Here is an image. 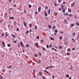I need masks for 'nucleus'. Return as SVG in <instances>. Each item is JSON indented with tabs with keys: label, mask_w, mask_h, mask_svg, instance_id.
I'll return each mask as SVG.
<instances>
[{
	"label": "nucleus",
	"mask_w": 79,
	"mask_h": 79,
	"mask_svg": "<svg viewBox=\"0 0 79 79\" xmlns=\"http://www.w3.org/2000/svg\"><path fill=\"white\" fill-rule=\"evenodd\" d=\"M62 12L64 13H65V9H64V8H62Z\"/></svg>",
	"instance_id": "nucleus-1"
},
{
	"label": "nucleus",
	"mask_w": 79,
	"mask_h": 79,
	"mask_svg": "<svg viewBox=\"0 0 79 79\" xmlns=\"http://www.w3.org/2000/svg\"><path fill=\"white\" fill-rule=\"evenodd\" d=\"M68 11L69 13H71V10L69 8L68 9Z\"/></svg>",
	"instance_id": "nucleus-2"
},
{
	"label": "nucleus",
	"mask_w": 79,
	"mask_h": 79,
	"mask_svg": "<svg viewBox=\"0 0 79 79\" xmlns=\"http://www.w3.org/2000/svg\"><path fill=\"white\" fill-rule=\"evenodd\" d=\"M14 19V18L13 17H10L9 18V19Z\"/></svg>",
	"instance_id": "nucleus-3"
},
{
	"label": "nucleus",
	"mask_w": 79,
	"mask_h": 79,
	"mask_svg": "<svg viewBox=\"0 0 79 79\" xmlns=\"http://www.w3.org/2000/svg\"><path fill=\"white\" fill-rule=\"evenodd\" d=\"M20 45L22 47H24V45H23V43L22 42H21L20 43Z\"/></svg>",
	"instance_id": "nucleus-4"
},
{
	"label": "nucleus",
	"mask_w": 79,
	"mask_h": 79,
	"mask_svg": "<svg viewBox=\"0 0 79 79\" xmlns=\"http://www.w3.org/2000/svg\"><path fill=\"white\" fill-rule=\"evenodd\" d=\"M50 10L49 9L48 11V14L50 15Z\"/></svg>",
	"instance_id": "nucleus-5"
},
{
	"label": "nucleus",
	"mask_w": 79,
	"mask_h": 79,
	"mask_svg": "<svg viewBox=\"0 0 79 79\" xmlns=\"http://www.w3.org/2000/svg\"><path fill=\"white\" fill-rule=\"evenodd\" d=\"M41 10V7H39L38 9V11H40Z\"/></svg>",
	"instance_id": "nucleus-6"
},
{
	"label": "nucleus",
	"mask_w": 79,
	"mask_h": 79,
	"mask_svg": "<svg viewBox=\"0 0 79 79\" xmlns=\"http://www.w3.org/2000/svg\"><path fill=\"white\" fill-rule=\"evenodd\" d=\"M39 76H42V73L40 72H39Z\"/></svg>",
	"instance_id": "nucleus-7"
},
{
	"label": "nucleus",
	"mask_w": 79,
	"mask_h": 79,
	"mask_svg": "<svg viewBox=\"0 0 79 79\" xmlns=\"http://www.w3.org/2000/svg\"><path fill=\"white\" fill-rule=\"evenodd\" d=\"M42 79H46L45 77L44 76H42Z\"/></svg>",
	"instance_id": "nucleus-8"
},
{
	"label": "nucleus",
	"mask_w": 79,
	"mask_h": 79,
	"mask_svg": "<svg viewBox=\"0 0 79 79\" xmlns=\"http://www.w3.org/2000/svg\"><path fill=\"white\" fill-rule=\"evenodd\" d=\"M74 26V24L72 23L71 25V27H73Z\"/></svg>",
	"instance_id": "nucleus-9"
},
{
	"label": "nucleus",
	"mask_w": 79,
	"mask_h": 79,
	"mask_svg": "<svg viewBox=\"0 0 79 79\" xmlns=\"http://www.w3.org/2000/svg\"><path fill=\"white\" fill-rule=\"evenodd\" d=\"M11 35L12 37H16V36L15 35H13L12 34H11Z\"/></svg>",
	"instance_id": "nucleus-10"
},
{
	"label": "nucleus",
	"mask_w": 79,
	"mask_h": 79,
	"mask_svg": "<svg viewBox=\"0 0 79 79\" xmlns=\"http://www.w3.org/2000/svg\"><path fill=\"white\" fill-rule=\"evenodd\" d=\"M23 24H24V26H25V27L26 26V25H27L26 23H25L24 22H23Z\"/></svg>",
	"instance_id": "nucleus-11"
},
{
	"label": "nucleus",
	"mask_w": 79,
	"mask_h": 79,
	"mask_svg": "<svg viewBox=\"0 0 79 79\" xmlns=\"http://www.w3.org/2000/svg\"><path fill=\"white\" fill-rule=\"evenodd\" d=\"M11 68H12V66L10 65L9 66L8 68H9V69H10Z\"/></svg>",
	"instance_id": "nucleus-12"
},
{
	"label": "nucleus",
	"mask_w": 79,
	"mask_h": 79,
	"mask_svg": "<svg viewBox=\"0 0 79 79\" xmlns=\"http://www.w3.org/2000/svg\"><path fill=\"white\" fill-rule=\"evenodd\" d=\"M45 15L46 16H47V13H46V11H45Z\"/></svg>",
	"instance_id": "nucleus-13"
},
{
	"label": "nucleus",
	"mask_w": 79,
	"mask_h": 79,
	"mask_svg": "<svg viewBox=\"0 0 79 79\" xmlns=\"http://www.w3.org/2000/svg\"><path fill=\"white\" fill-rule=\"evenodd\" d=\"M59 48L60 49H62V48H63V47L62 46H60L59 47Z\"/></svg>",
	"instance_id": "nucleus-14"
},
{
	"label": "nucleus",
	"mask_w": 79,
	"mask_h": 79,
	"mask_svg": "<svg viewBox=\"0 0 79 79\" xmlns=\"http://www.w3.org/2000/svg\"><path fill=\"white\" fill-rule=\"evenodd\" d=\"M31 6H31V5L29 4V5L28 7H29V8H31Z\"/></svg>",
	"instance_id": "nucleus-15"
},
{
	"label": "nucleus",
	"mask_w": 79,
	"mask_h": 79,
	"mask_svg": "<svg viewBox=\"0 0 79 79\" xmlns=\"http://www.w3.org/2000/svg\"><path fill=\"white\" fill-rule=\"evenodd\" d=\"M56 28V27L55 26H53L52 27V29H55Z\"/></svg>",
	"instance_id": "nucleus-16"
},
{
	"label": "nucleus",
	"mask_w": 79,
	"mask_h": 79,
	"mask_svg": "<svg viewBox=\"0 0 79 79\" xmlns=\"http://www.w3.org/2000/svg\"><path fill=\"white\" fill-rule=\"evenodd\" d=\"M27 33H29V31L28 30L27 31V32L25 33V34H27Z\"/></svg>",
	"instance_id": "nucleus-17"
},
{
	"label": "nucleus",
	"mask_w": 79,
	"mask_h": 79,
	"mask_svg": "<svg viewBox=\"0 0 79 79\" xmlns=\"http://www.w3.org/2000/svg\"><path fill=\"white\" fill-rule=\"evenodd\" d=\"M50 39L52 40H54V39L52 38V37H50Z\"/></svg>",
	"instance_id": "nucleus-18"
},
{
	"label": "nucleus",
	"mask_w": 79,
	"mask_h": 79,
	"mask_svg": "<svg viewBox=\"0 0 79 79\" xmlns=\"http://www.w3.org/2000/svg\"><path fill=\"white\" fill-rule=\"evenodd\" d=\"M13 43H15V44H16L17 42H16V41H13Z\"/></svg>",
	"instance_id": "nucleus-19"
},
{
	"label": "nucleus",
	"mask_w": 79,
	"mask_h": 79,
	"mask_svg": "<svg viewBox=\"0 0 79 79\" xmlns=\"http://www.w3.org/2000/svg\"><path fill=\"white\" fill-rule=\"evenodd\" d=\"M37 26L35 25V30H36V29H37Z\"/></svg>",
	"instance_id": "nucleus-20"
},
{
	"label": "nucleus",
	"mask_w": 79,
	"mask_h": 79,
	"mask_svg": "<svg viewBox=\"0 0 79 79\" xmlns=\"http://www.w3.org/2000/svg\"><path fill=\"white\" fill-rule=\"evenodd\" d=\"M2 44H3V45L4 47H5V42H3L2 43Z\"/></svg>",
	"instance_id": "nucleus-21"
},
{
	"label": "nucleus",
	"mask_w": 79,
	"mask_h": 79,
	"mask_svg": "<svg viewBox=\"0 0 79 79\" xmlns=\"http://www.w3.org/2000/svg\"><path fill=\"white\" fill-rule=\"evenodd\" d=\"M55 32L56 33H57V32H58V30H55Z\"/></svg>",
	"instance_id": "nucleus-22"
},
{
	"label": "nucleus",
	"mask_w": 79,
	"mask_h": 79,
	"mask_svg": "<svg viewBox=\"0 0 79 79\" xmlns=\"http://www.w3.org/2000/svg\"><path fill=\"white\" fill-rule=\"evenodd\" d=\"M59 39H60V40H61V39H62V36H60L59 37Z\"/></svg>",
	"instance_id": "nucleus-23"
},
{
	"label": "nucleus",
	"mask_w": 79,
	"mask_h": 79,
	"mask_svg": "<svg viewBox=\"0 0 79 79\" xmlns=\"http://www.w3.org/2000/svg\"><path fill=\"white\" fill-rule=\"evenodd\" d=\"M35 45H36V47H37V46H38V43H36Z\"/></svg>",
	"instance_id": "nucleus-24"
},
{
	"label": "nucleus",
	"mask_w": 79,
	"mask_h": 79,
	"mask_svg": "<svg viewBox=\"0 0 79 79\" xmlns=\"http://www.w3.org/2000/svg\"><path fill=\"white\" fill-rule=\"evenodd\" d=\"M48 27H49L50 29H52V28H51V26L50 25H48Z\"/></svg>",
	"instance_id": "nucleus-25"
},
{
	"label": "nucleus",
	"mask_w": 79,
	"mask_h": 79,
	"mask_svg": "<svg viewBox=\"0 0 79 79\" xmlns=\"http://www.w3.org/2000/svg\"><path fill=\"white\" fill-rule=\"evenodd\" d=\"M69 15V13H68V12H66V13H65V15Z\"/></svg>",
	"instance_id": "nucleus-26"
},
{
	"label": "nucleus",
	"mask_w": 79,
	"mask_h": 79,
	"mask_svg": "<svg viewBox=\"0 0 79 79\" xmlns=\"http://www.w3.org/2000/svg\"><path fill=\"white\" fill-rule=\"evenodd\" d=\"M7 46L8 47H10V44H7Z\"/></svg>",
	"instance_id": "nucleus-27"
},
{
	"label": "nucleus",
	"mask_w": 79,
	"mask_h": 79,
	"mask_svg": "<svg viewBox=\"0 0 79 79\" xmlns=\"http://www.w3.org/2000/svg\"><path fill=\"white\" fill-rule=\"evenodd\" d=\"M69 75H66V77H69Z\"/></svg>",
	"instance_id": "nucleus-28"
},
{
	"label": "nucleus",
	"mask_w": 79,
	"mask_h": 79,
	"mask_svg": "<svg viewBox=\"0 0 79 79\" xmlns=\"http://www.w3.org/2000/svg\"><path fill=\"white\" fill-rule=\"evenodd\" d=\"M69 16L71 17V16H73V14H69Z\"/></svg>",
	"instance_id": "nucleus-29"
},
{
	"label": "nucleus",
	"mask_w": 79,
	"mask_h": 79,
	"mask_svg": "<svg viewBox=\"0 0 79 79\" xmlns=\"http://www.w3.org/2000/svg\"><path fill=\"white\" fill-rule=\"evenodd\" d=\"M76 24L78 26H79V24L78 23H76Z\"/></svg>",
	"instance_id": "nucleus-30"
},
{
	"label": "nucleus",
	"mask_w": 79,
	"mask_h": 79,
	"mask_svg": "<svg viewBox=\"0 0 79 79\" xmlns=\"http://www.w3.org/2000/svg\"><path fill=\"white\" fill-rule=\"evenodd\" d=\"M43 50H45V48L44 47H43Z\"/></svg>",
	"instance_id": "nucleus-31"
},
{
	"label": "nucleus",
	"mask_w": 79,
	"mask_h": 79,
	"mask_svg": "<svg viewBox=\"0 0 79 79\" xmlns=\"http://www.w3.org/2000/svg\"><path fill=\"white\" fill-rule=\"evenodd\" d=\"M35 57H37V56H38V55L36 54L35 55Z\"/></svg>",
	"instance_id": "nucleus-32"
},
{
	"label": "nucleus",
	"mask_w": 79,
	"mask_h": 79,
	"mask_svg": "<svg viewBox=\"0 0 79 79\" xmlns=\"http://www.w3.org/2000/svg\"><path fill=\"white\" fill-rule=\"evenodd\" d=\"M46 47H47V48H49V47H48V45H47V46H46Z\"/></svg>",
	"instance_id": "nucleus-33"
},
{
	"label": "nucleus",
	"mask_w": 79,
	"mask_h": 79,
	"mask_svg": "<svg viewBox=\"0 0 79 79\" xmlns=\"http://www.w3.org/2000/svg\"><path fill=\"white\" fill-rule=\"evenodd\" d=\"M36 39H39V36H37V37H36Z\"/></svg>",
	"instance_id": "nucleus-34"
},
{
	"label": "nucleus",
	"mask_w": 79,
	"mask_h": 79,
	"mask_svg": "<svg viewBox=\"0 0 79 79\" xmlns=\"http://www.w3.org/2000/svg\"><path fill=\"white\" fill-rule=\"evenodd\" d=\"M49 68V67H47L45 69H48Z\"/></svg>",
	"instance_id": "nucleus-35"
},
{
	"label": "nucleus",
	"mask_w": 79,
	"mask_h": 79,
	"mask_svg": "<svg viewBox=\"0 0 79 79\" xmlns=\"http://www.w3.org/2000/svg\"><path fill=\"white\" fill-rule=\"evenodd\" d=\"M26 47H29V44H27L26 46Z\"/></svg>",
	"instance_id": "nucleus-36"
},
{
	"label": "nucleus",
	"mask_w": 79,
	"mask_h": 79,
	"mask_svg": "<svg viewBox=\"0 0 79 79\" xmlns=\"http://www.w3.org/2000/svg\"><path fill=\"white\" fill-rule=\"evenodd\" d=\"M10 10H12V8H10V9H9L8 10V11H10Z\"/></svg>",
	"instance_id": "nucleus-37"
},
{
	"label": "nucleus",
	"mask_w": 79,
	"mask_h": 79,
	"mask_svg": "<svg viewBox=\"0 0 79 79\" xmlns=\"http://www.w3.org/2000/svg\"><path fill=\"white\" fill-rule=\"evenodd\" d=\"M7 16V13H5V16Z\"/></svg>",
	"instance_id": "nucleus-38"
},
{
	"label": "nucleus",
	"mask_w": 79,
	"mask_h": 79,
	"mask_svg": "<svg viewBox=\"0 0 79 79\" xmlns=\"http://www.w3.org/2000/svg\"><path fill=\"white\" fill-rule=\"evenodd\" d=\"M3 78V77L2 76H1L0 78V79H2Z\"/></svg>",
	"instance_id": "nucleus-39"
},
{
	"label": "nucleus",
	"mask_w": 79,
	"mask_h": 79,
	"mask_svg": "<svg viewBox=\"0 0 79 79\" xmlns=\"http://www.w3.org/2000/svg\"><path fill=\"white\" fill-rule=\"evenodd\" d=\"M48 7H45V9H48Z\"/></svg>",
	"instance_id": "nucleus-40"
},
{
	"label": "nucleus",
	"mask_w": 79,
	"mask_h": 79,
	"mask_svg": "<svg viewBox=\"0 0 79 79\" xmlns=\"http://www.w3.org/2000/svg\"><path fill=\"white\" fill-rule=\"evenodd\" d=\"M64 22H65V23H67V21H66V20L65 19V20H64Z\"/></svg>",
	"instance_id": "nucleus-41"
},
{
	"label": "nucleus",
	"mask_w": 79,
	"mask_h": 79,
	"mask_svg": "<svg viewBox=\"0 0 79 79\" xmlns=\"http://www.w3.org/2000/svg\"><path fill=\"white\" fill-rule=\"evenodd\" d=\"M55 48H57V49H58V47L57 46H55Z\"/></svg>",
	"instance_id": "nucleus-42"
},
{
	"label": "nucleus",
	"mask_w": 79,
	"mask_h": 79,
	"mask_svg": "<svg viewBox=\"0 0 79 79\" xmlns=\"http://www.w3.org/2000/svg\"><path fill=\"white\" fill-rule=\"evenodd\" d=\"M58 10L59 11H61V9H60V8H59Z\"/></svg>",
	"instance_id": "nucleus-43"
},
{
	"label": "nucleus",
	"mask_w": 79,
	"mask_h": 79,
	"mask_svg": "<svg viewBox=\"0 0 79 79\" xmlns=\"http://www.w3.org/2000/svg\"><path fill=\"white\" fill-rule=\"evenodd\" d=\"M73 35L74 36H75V33H73Z\"/></svg>",
	"instance_id": "nucleus-44"
},
{
	"label": "nucleus",
	"mask_w": 79,
	"mask_h": 79,
	"mask_svg": "<svg viewBox=\"0 0 79 79\" xmlns=\"http://www.w3.org/2000/svg\"><path fill=\"white\" fill-rule=\"evenodd\" d=\"M35 14H36L37 13V11H36L35 12Z\"/></svg>",
	"instance_id": "nucleus-45"
},
{
	"label": "nucleus",
	"mask_w": 79,
	"mask_h": 79,
	"mask_svg": "<svg viewBox=\"0 0 79 79\" xmlns=\"http://www.w3.org/2000/svg\"><path fill=\"white\" fill-rule=\"evenodd\" d=\"M70 50V49H69V48H68L67 49V51H68V52H69V51Z\"/></svg>",
	"instance_id": "nucleus-46"
},
{
	"label": "nucleus",
	"mask_w": 79,
	"mask_h": 79,
	"mask_svg": "<svg viewBox=\"0 0 79 79\" xmlns=\"http://www.w3.org/2000/svg\"><path fill=\"white\" fill-rule=\"evenodd\" d=\"M30 27H32V25H31V24H29Z\"/></svg>",
	"instance_id": "nucleus-47"
},
{
	"label": "nucleus",
	"mask_w": 79,
	"mask_h": 79,
	"mask_svg": "<svg viewBox=\"0 0 79 79\" xmlns=\"http://www.w3.org/2000/svg\"><path fill=\"white\" fill-rule=\"evenodd\" d=\"M61 8H62V9H63V8L64 7L63 6H61Z\"/></svg>",
	"instance_id": "nucleus-48"
},
{
	"label": "nucleus",
	"mask_w": 79,
	"mask_h": 79,
	"mask_svg": "<svg viewBox=\"0 0 79 79\" xmlns=\"http://www.w3.org/2000/svg\"><path fill=\"white\" fill-rule=\"evenodd\" d=\"M60 0H58L59 3H60L61 2L60 1Z\"/></svg>",
	"instance_id": "nucleus-49"
},
{
	"label": "nucleus",
	"mask_w": 79,
	"mask_h": 79,
	"mask_svg": "<svg viewBox=\"0 0 79 79\" xmlns=\"http://www.w3.org/2000/svg\"><path fill=\"white\" fill-rule=\"evenodd\" d=\"M19 28H17L16 29V31H19Z\"/></svg>",
	"instance_id": "nucleus-50"
},
{
	"label": "nucleus",
	"mask_w": 79,
	"mask_h": 79,
	"mask_svg": "<svg viewBox=\"0 0 79 79\" xmlns=\"http://www.w3.org/2000/svg\"><path fill=\"white\" fill-rule=\"evenodd\" d=\"M52 79H54V76H52Z\"/></svg>",
	"instance_id": "nucleus-51"
},
{
	"label": "nucleus",
	"mask_w": 79,
	"mask_h": 79,
	"mask_svg": "<svg viewBox=\"0 0 79 79\" xmlns=\"http://www.w3.org/2000/svg\"><path fill=\"white\" fill-rule=\"evenodd\" d=\"M63 4H65V2H63Z\"/></svg>",
	"instance_id": "nucleus-52"
},
{
	"label": "nucleus",
	"mask_w": 79,
	"mask_h": 79,
	"mask_svg": "<svg viewBox=\"0 0 79 79\" xmlns=\"http://www.w3.org/2000/svg\"><path fill=\"white\" fill-rule=\"evenodd\" d=\"M2 36H4V34H3L2 33Z\"/></svg>",
	"instance_id": "nucleus-53"
},
{
	"label": "nucleus",
	"mask_w": 79,
	"mask_h": 79,
	"mask_svg": "<svg viewBox=\"0 0 79 79\" xmlns=\"http://www.w3.org/2000/svg\"><path fill=\"white\" fill-rule=\"evenodd\" d=\"M67 55H69V53H67Z\"/></svg>",
	"instance_id": "nucleus-54"
},
{
	"label": "nucleus",
	"mask_w": 79,
	"mask_h": 79,
	"mask_svg": "<svg viewBox=\"0 0 79 79\" xmlns=\"http://www.w3.org/2000/svg\"><path fill=\"white\" fill-rule=\"evenodd\" d=\"M39 63H41V61H40V60H39Z\"/></svg>",
	"instance_id": "nucleus-55"
},
{
	"label": "nucleus",
	"mask_w": 79,
	"mask_h": 79,
	"mask_svg": "<svg viewBox=\"0 0 79 79\" xmlns=\"http://www.w3.org/2000/svg\"><path fill=\"white\" fill-rule=\"evenodd\" d=\"M75 50V48H72V50Z\"/></svg>",
	"instance_id": "nucleus-56"
},
{
	"label": "nucleus",
	"mask_w": 79,
	"mask_h": 79,
	"mask_svg": "<svg viewBox=\"0 0 79 79\" xmlns=\"http://www.w3.org/2000/svg\"><path fill=\"white\" fill-rule=\"evenodd\" d=\"M49 47H52V45H51V44L50 45Z\"/></svg>",
	"instance_id": "nucleus-57"
},
{
	"label": "nucleus",
	"mask_w": 79,
	"mask_h": 79,
	"mask_svg": "<svg viewBox=\"0 0 79 79\" xmlns=\"http://www.w3.org/2000/svg\"><path fill=\"white\" fill-rule=\"evenodd\" d=\"M44 72H46V73L47 72V70H44Z\"/></svg>",
	"instance_id": "nucleus-58"
},
{
	"label": "nucleus",
	"mask_w": 79,
	"mask_h": 79,
	"mask_svg": "<svg viewBox=\"0 0 79 79\" xmlns=\"http://www.w3.org/2000/svg\"><path fill=\"white\" fill-rule=\"evenodd\" d=\"M33 71H34V73H35V72H36L35 70H34Z\"/></svg>",
	"instance_id": "nucleus-59"
},
{
	"label": "nucleus",
	"mask_w": 79,
	"mask_h": 79,
	"mask_svg": "<svg viewBox=\"0 0 79 79\" xmlns=\"http://www.w3.org/2000/svg\"><path fill=\"white\" fill-rule=\"evenodd\" d=\"M11 2V0H9V2Z\"/></svg>",
	"instance_id": "nucleus-60"
},
{
	"label": "nucleus",
	"mask_w": 79,
	"mask_h": 79,
	"mask_svg": "<svg viewBox=\"0 0 79 79\" xmlns=\"http://www.w3.org/2000/svg\"><path fill=\"white\" fill-rule=\"evenodd\" d=\"M6 37H7V36H8V34H6Z\"/></svg>",
	"instance_id": "nucleus-61"
},
{
	"label": "nucleus",
	"mask_w": 79,
	"mask_h": 79,
	"mask_svg": "<svg viewBox=\"0 0 79 79\" xmlns=\"http://www.w3.org/2000/svg\"><path fill=\"white\" fill-rule=\"evenodd\" d=\"M69 79H71V77H69Z\"/></svg>",
	"instance_id": "nucleus-62"
},
{
	"label": "nucleus",
	"mask_w": 79,
	"mask_h": 79,
	"mask_svg": "<svg viewBox=\"0 0 79 79\" xmlns=\"http://www.w3.org/2000/svg\"><path fill=\"white\" fill-rule=\"evenodd\" d=\"M14 24H16V22H14Z\"/></svg>",
	"instance_id": "nucleus-63"
},
{
	"label": "nucleus",
	"mask_w": 79,
	"mask_h": 79,
	"mask_svg": "<svg viewBox=\"0 0 79 79\" xmlns=\"http://www.w3.org/2000/svg\"><path fill=\"white\" fill-rule=\"evenodd\" d=\"M14 6L15 7H16V5H14Z\"/></svg>",
	"instance_id": "nucleus-64"
}]
</instances>
